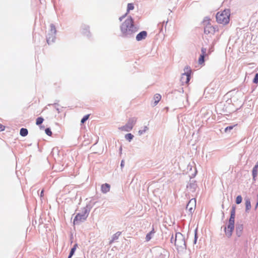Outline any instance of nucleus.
Here are the masks:
<instances>
[{
  "label": "nucleus",
  "mask_w": 258,
  "mask_h": 258,
  "mask_svg": "<svg viewBox=\"0 0 258 258\" xmlns=\"http://www.w3.org/2000/svg\"><path fill=\"white\" fill-rule=\"evenodd\" d=\"M134 6L133 5V4L132 3H129L127 5V12L126 13V14L120 17L119 18V20L120 21H121L122 20V19L127 15V14L129 13L130 11L131 10H134Z\"/></svg>",
  "instance_id": "10"
},
{
  "label": "nucleus",
  "mask_w": 258,
  "mask_h": 258,
  "mask_svg": "<svg viewBox=\"0 0 258 258\" xmlns=\"http://www.w3.org/2000/svg\"><path fill=\"white\" fill-rule=\"evenodd\" d=\"M85 218H86L85 217V215L80 214H78L74 219V223H77L78 222H80L82 220H85Z\"/></svg>",
  "instance_id": "11"
},
{
  "label": "nucleus",
  "mask_w": 258,
  "mask_h": 258,
  "mask_svg": "<svg viewBox=\"0 0 258 258\" xmlns=\"http://www.w3.org/2000/svg\"><path fill=\"white\" fill-rule=\"evenodd\" d=\"M20 134L23 137L26 136L28 135V130L25 128H22L20 130Z\"/></svg>",
  "instance_id": "17"
},
{
  "label": "nucleus",
  "mask_w": 258,
  "mask_h": 258,
  "mask_svg": "<svg viewBox=\"0 0 258 258\" xmlns=\"http://www.w3.org/2000/svg\"><path fill=\"white\" fill-rule=\"evenodd\" d=\"M121 232H117L116 233H115L113 236H112V240L111 241V243L113 242L114 241L117 240L118 237H119V236L121 235Z\"/></svg>",
  "instance_id": "16"
},
{
  "label": "nucleus",
  "mask_w": 258,
  "mask_h": 258,
  "mask_svg": "<svg viewBox=\"0 0 258 258\" xmlns=\"http://www.w3.org/2000/svg\"><path fill=\"white\" fill-rule=\"evenodd\" d=\"M234 228V221L229 220L228 225L225 228L226 235L229 237L232 235V232Z\"/></svg>",
  "instance_id": "6"
},
{
  "label": "nucleus",
  "mask_w": 258,
  "mask_h": 258,
  "mask_svg": "<svg viewBox=\"0 0 258 258\" xmlns=\"http://www.w3.org/2000/svg\"><path fill=\"white\" fill-rule=\"evenodd\" d=\"M231 13L229 9H225L218 12L216 16V21L218 23L224 25L229 23Z\"/></svg>",
  "instance_id": "2"
},
{
  "label": "nucleus",
  "mask_w": 258,
  "mask_h": 258,
  "mask_svg": "<svg viewBox=\"0 0 258 258\" xmlns=\"http://www.w3.org/2000/svg\"><path fill=\"white\" fill-rule=\"evenodd\" d=\"M43 190H42L41 192V194H40V196L41 197H42L43 196Z\"/></svg>",
  "instance_id": "34"
},
{
  "label": "nucleus",
  "mask_w": 258,
  "mask_h": 258,
  "mask_svg": "<svg viewBox=\"0 0 258 258\" xmlns=\"http://www.w3.org/2000/svg\"><path fill=\"white\" fill-rule=\"evenodd\" d=\"M51 31H54V33H55V28L54 27V26H51Z\"/></svg>",
  "instance_id": "32"
},
{
  "label": "nucleus",
  "mask_w": 258,
  "mask_h": 258,
  "mask_svg": "<svg viewBox=\"0 0 258 258\" xmlns=\"http://www.w3.org/2000/svg\"><path fill=\"white\" fill-rule=\"evenodd\" d=\"M161 99V96L159 94H156L153 98L154 101V105L157 104V103L160 101Z\"/></svg>",
  "instance_id": "14"
},
{
  "label": "nucleus",
  "mask_w": 258,
  "mask_h": 258,
  "mask_svg": "<svg viewBox=\"0 0 258 258\" xmlns=\"http://www.w3.org/2000/svg\"><path fill=\"white\" fill-rule=\"evenodd\" d=\"M110 186L108 183L103 184L101 185V191L102 192L105 194L110 190Z\"/></svg>",
  "instance_id": "12"
},
{
  "label": "nucleus",
  "mask_w": 258,
  "mask_h": 258,
  "mask_svg": "<svg viewBox=\"0 0 258 258\" xmlns=\"http://www.w3.org/2000/svg\"><path fill=\"white\" fill-rule=\"evenodd\" d=\"M216 32V28L213 27L209 22L205 27L204 33L206 34H212L213 35Z\"/></svg>",
  "instance_id": "8"
},
{
  "label": "nucleus",
  "mask_w": 258,
  "mask_h": 258,
  "mask_svg": "<svg viewBox=\"0 0 258 258\" xmlns=\"http://www.w3.org/2000/svg\"><path fill=\"white\" fill-rule=\"evenodd\" d=\"M123 161H122L121 163V166H123Z\"/></svg>",
  "instance_id": "35"
},
{
  "label": "nucleus",
  "mask_w": 258,
  "mask_h": 258,
  "mask_svg": "<svg viewBox=\"0 0 258 258\" xmlns=\"http://www.w3.org/2000/svg\"><path fill=\"white\" fill-rule=\"evenodd\" d=\"M134 137V136L132 134H127L125 136V139L128 140L129 142H130L133 138Z\"/></svg>",
  "instance_id": "20"
},
{
  "label": "nucleus",
  "mask_w": 258,
  "mask_h": 258,
  "mask_svg": "<svg viewBox=\"0 0 258 258\" xmlns=\"http://www.w3.org/2000/svg\"><path fill=\"white\" fill-rule=\"evenodd\" d=\"M148 129V127L145 126L144 127V129L143 130H140L139 131V135H142V134H144Z\"/></svg>",
  "instance_id": "27"
},
{
  "label": "nucleus",
  "mask_w": 258,
  "mask_h": 258,
  "mask_svg": "<svg viewBox=\"0 0 258 258\" xmlns=\"http://www.w3.org/2000/svg\"><path fill=\"white\" fill-rule=\"evenodd\" d=\"M196 207V200L195 199H191L187 204L186 209L189 213V214H192L195 211Z\"/></svg>",
  "instance_id": "7"
},
{
  "label": "nucleus",
  "mask_w": 258,
  "mask_h": 258,
  "mask_svg": "<svg viewBox=\"0 0 258 258\" xmlns=\"http://www.w3.org/2000/svg\"><path fill=\"white\" fill-rule=\"evenodd\" d=\"M205 55H200L199 58V60H198V62H199V63L200 64H203L204 63V58H205Z\"/></svg>",
  "instance_id": "19"
},
{
  "label": "nucleus",
  "mask_w": 258,
  "mask_h": 258,
  "mask_svg": "<svg viewBox=\"0 0 258 258\" xmlns=\"http://www.w3.org/2000/svg\"><path fill=\"white\" fill-rule=\"evenodd\" d=\"M136 122V119L134 118L130 119L128 122L125 125L120 127L119 129L121 131L128 132L132 130Z\"/></svg>",
  "instance_id": "5"
},
{
  "label": "nucleus",
  "mask_w": 258,
  "mask_h": 258,
  "mask_svg": "<svg viewBox=\"0 0 258 258\" xmlns=\"http://www.w3.org/2000/svg\"><path fill=\"white\" fill-rule=\"evenodd\" d=\"M154 233V230H153L152 231H151L149 233H148L146 236V241H149L152 237H151V234L152 233Z\"/></svg>",
  "instance_id": "21"
},
{
  "label": "nucleus",
  "mask_w": 258,
  "mask_h": 258,
  "mask_svg": "<svg viewBox=\"0 0 258 258\" xmlns=\"http://www.w3.org/2000/svg\"><path fill=\"white\" fill-rule=\"evenodd\" d=\"M235 209L236 207L235 206H233L231 211L230 217L229 220L231 221H234L235 216Z\"/></svg>",
  "instance_id": "13"
},
{
  "label": "nucleus",
  "mask_w": 258,
  "mask_h": 258,
  "mask_svg": "<svg viewBox=\"0 0 258 258\" xmlns=\"http://www.w3.org/2000/svg\"><path fill=\"white\" fill-rule=\"evenodd\" d=\"M253 82L255 84H257L258 83V74H255Z\"/></svg>",
  "instance_id": "29"
},
{
  "label": "nucleus",
  "mask_w": 258,
  "mask_h": 258,
  "mask_svg": "<svg viewBox=\"0 0 258 258\" xmlns=\"http://www.w3.org/2000/svg\"><path fill=\"white\" fill-rule=\"evenodd\" d=\"M77 246V244H75L74 247L71 249L70 254H69V255H70V256H72L73 255V254L76 250Z\"/></svg>",
  "instance_id": "22"
},
{
  "label": "nucleus",
  "mask_w": 258,
  "mask_h": 258,
  "mask_svg": "<svg viewBox=\"0 0 258 258\" xmlns=\"http://www.w3.org/2000/svg\"><path fill=\"white\" fill-rule=\"evenodd\" d=\"M45 133L49 136H51L52 135V132L49 128H47L45 131Z\"/></svg>",
  "instance_id": "26"
},
{
  "label": "nucleus",
  "mask_w": 258,
  "mask_h": 258,
  "mask_svg": "<svg viewBox=\"0 0 258 258\" xmlns=\"http://www.w3.org/2000/svg\"><path fill=\"white\" fill-rule=\"evenodd\" d=\"M257 168L253 167L252 169V176L254 178L257 176Z\"/></svg>",
  "instance_id": "23"
},
{
  "label": "nucleus",
  "mask_w": 258,
  "mask_h": 258,
  "mask_svg": "<svg viewBox=\"0 0 258 258\" xmlns=\"http://www.w3.org/2000/svg\"><path fill=\"white\" fill-rule=\"evenodd\" d=\"M185 72L182 74L181 77L180 81L182 84H188L190 79V75L191 74V71L190 68L187 67L184 69Z\"/></svg>",
  "instance_id": "4"
},
{
  "label": "nucleus",
  "mask_w": 258,
  "mask_h": 258,
  "mask_svg": "<svg viewBox=\"0 0 258 258\" xmlns=\"http://www.w3.org/2000/svg\"><path fill=\"white\" fill-rule=\"evenodd\" d=\"M245 211L248 212L251 209V203L249 199H245Z\"/></svg>",
  "instance_id": "15"
},
{
  "label": "nucleus",
  "mask_w": 258,
  "mask_h": 258,
  "mask_svg": "<svg viewBox=\"0 0 258 258\" xmlns=\"http://www.w3.org/2000/svg\"><path fill=\"white\" fill-rule=\"evenodd\" d=\"M5 129V126L1 124H0V132L4 131Z\"/></svg>",
  "instance_id": "31"
},
{
  "label": "nucleus",
  "mask_w": 258,
  "mask_h": 258,
  "mask_svg": "<svg viewBox=\"0 0 258 258\" xmlns=\"http://www.w3.org/2000/svg\"><path fill=\"white\" fill-rule=\"evenodd\" d=\"M254 167L258 169V161H257V162L256 164L254 166Z\"/></svg>",
  "instance_id": "33"
},
{
  "label": "nucleus",
  "mask_w": 258,
  "mask_h": 258,
  "mask_svg": "<svg viewBox=\"0 0 258 258\" xmlns=\"http://www.w3.org/2000/svg\"><path fill=\"white\" fill-rule=\"evenodd\" d=\"M242 202V197L241 196H238L237 197H236V203L237 204H239L241 203Z\"/></svg>",
  "instance_id": "25"
},
{
  "label": "nucleus",
  "mask_w": 258,
  "mask_h": 258,
  "mask_svg": "<svg viewBox=\"0 0 258 258\" xmlns=\"http://www.w3.org/2000/svg\"><path fill=\"white\" fill-rule=\"evenodd\" d=\"M43 121H44L43 118H42V117H39L36 119V124L38 125H40L43 122Z\"/></svg>",
  "instance_id": "18"
},
{
  "label": "nucleus",
  "mask_w": 258,
  "mask_h": 258,
  "mask_svg": "<svg viewBox=\"0 0 258 258\" xmlns=\"http://www.w3.org/2000/svg\"><path fill=\"white\" fill-rule=\"evenodd\" d=\"M90 114L85 115L83 118L81 119V123H84L89 117Z\"/></svg>",
  "instance_id": "24"
},
{
  "label": "nucleus",
  "mask_w": 258,
  "mask_h": 258,
  "mask_svg": "<svg viewBox=\"0 0 258 258\" xmlns=\"http://www.w3.org/2000/svg\"><path fill=\"white\" fill-rule=\"evenodd\" d=\"M236 125H237V124H235L234 126H227V127H226L225 128V132H227L228 131L231 130L232 129H233V127L234 126H236Z\"/></svg>",
  "instance_id": "30"
},
{
  "label": "nucleus",
  "mask_w": 258,
  "mask_h": 258,
  "mask_svg": "<svg viewBox=\"0 0 258 258\" xmlns=\"http://www.w3.org/2000/svg\"><path fill=\"white\" fill-rule=\"evenodd\" d=\"M174 244L177 250L184 249L185 247V242L183 235L180 233H177L175 234Z\"/></svg>",
  "instance_id": "3"
},
{
  "label": "nucleus",
  "mask_w": 258,
  "mask_h": 258,
  "mask_svg": "<svg viewBox=\"0 0 258 258\" xmlns=\"http://www.w3.org/2000/svg\"><path fill=\"white\" fill-rule=\"evenodd\" d=\"M121 32L124 36L132 34L136 32V29L134 25V21L132 17H130L120 26Z\"/></svg>",
  "instance_id": "1"
},
{
  "label": "nucleus",
  "mask_w": 258,
  "mask_h": 258,
  "mask_svg": "<svg viewBox=\"0 0 258 258\" xmlns=\"http://www.w3.org/2000/svg\"><path fill=\"white\" fill-rule=\"evenodd\" d=\"M201 51H202V54L201 55H205L206 56V51H207V49L205 47H202V49H201Z\"/></svg>",
  "instance_id": "28"
},
{
  "label": "nucleus",
  "mask_w": 258,
  "mask_h": 258,
  "mask_svg": "<svg viewBox=\"0 0 258 258\" xmlns=\"http://www.w3.org/2000/svg\"><path fill=\"white\" fill-rule=\"evenodd\" d=\"M147 36V33L145 31H143L139 33L136 36V39L138 41H141L142 39H144Z\"/></svg>",
  "instance_id": "9"
},
{
  "label": "nucleus",
  "mask_w": 258,
  "mask_h": 258,
  "mask_svg": "<svg viewBox=\"0 0 258 258\" xmlns=\"http://www.w3.org/2000/svg\"><path fill=\"white\" fill-rule=\"evenodd\" d=\"M72 256H70V255L69 256L68 258H71Z\"/></svg>",
  "instance_id": "36"
}]
</instances>
